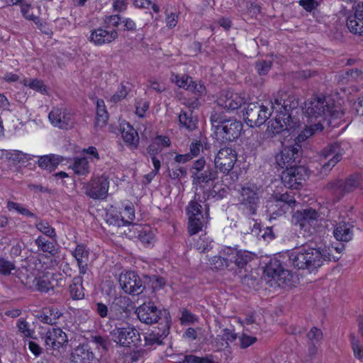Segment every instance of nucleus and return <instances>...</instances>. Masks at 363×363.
<instances>
[{"label":"nucleus","instance_id":"aec40b11","mask_svg":"<svg viewBox=\"0 0 363 363\" xmlns=\"http://www.w3.org/2000/svg\"><path fill=\"white\" fill-rule=\"evenodd\" d=\"M50 123L55 127L67 129L72 125V116L65 109L54 108L48 115Z\"/></svg>","mask_w":363,"mask_h":363},{"label":"nucleus","instance_id":"69168bd1","mask_svg":"<svg viewBox=\"0 0 363 363\" xmlns=\"http://www.w3.org/2000/svg\"><path fill=\"white\" fill-rule=\"evenodd\" d=\"M241 281L243 285L247 286L249 288H255L257 284L256 278H253L252 275L247 274L241 277Z\"/></svg>","mask_w":363,"mask_h":363},{"label":"nucleus","instance_id":"680f3d73","mask_svg":"<svg viewBox=\"0 0 363 363\" xmlns=\"http://www.w3.org/2000/svg\"><path fill=\"white\" fill-rule=\"evenodd\" d=\"M127 94L128 91L126 87L123 84H121L119 89L113 95L111 101L114 103H117L124 99Z\"/></svg>","mask_w":363,"mask_h":363},{"label":"nucleus","instance_id":"de8ad7c7","mask_svg":"<svg viewBox=\"0 0 363 363\" xmlns=\"http://www.w3.org/2000/svg\"><path fill=\"white\" fill-rule=\"evenodd\" d=\"M275 198L277 201H280L284 203L285 205H287L289 207H294L296 205V199L294 197V194L291 191H286L284 194H277Z\"/></svg>","mask_w":363,"mask_h":363},{"label":"nucleus","instance_id":"c03bdc74","mask_svg":"<svg viewBox=\"0 0 363 363\" xmlns=\"http://www.w3.org/2000/svg\"><path fill=\"white\" fill-rule=\"evenodd\" d=\"M6 208L9 211L14 210L23 216L35 218L38 220V218L33 213L18 203L9 201L6 204Z\"/></svg>","mask_w":363,"mask_h":363},{"label":"nucleus","instance_id":"b1692460","mask_svg":"<svg viewBox=\"0 0 363 363\" xmlns=\"http://www.w3.org/2000/svg\"><path fill=\"white\" fill-rule=\"evenodd\" d=\"M199 106L198 99H196L191 103L187 104L189 111H182L179 115V121L181 125L187 130L192 131L195 130L197 126V119L193 116L191 109L197 108Z\"/></svg>","mask_w":363,"mask_h":363},{"label":"nucleus","instance_id":"f257e3e1","mask_svg":"<svg viewBox=\"0 0 363 363\" xmlns=\"http://www.w3.org/2000/svg\"><path fill=\"white\" fill-rule=\"evenodd\" d=\"M338 259V257L332 256L326 247H316L314 243L311 242L296 247L291 252L280 255L279 258L272 259L266 267L265 273L281 285L289 280L290 271L285 267L290 266L298 269H307L312 272L322 266L324 262H336Z\"/></svg>","mask_w":363,"mask_h":363},{"label":"nucleus","instance_id":"a878e982","mask_svg":"<svg viewBox=\"0 0 363 363\" xmlns=\"http://www.w3.org/2000/svg\"><path fill=\"white\" fill-rule=\"evenodd\" d=\"M45 342L46 345L50 346L53 350H58L67 342V337L62 329L52 328L48 331Z\"/></svg>","mask_w":363,"mask_h":363},{"label":"nucleus","instance_id":"f3484780","mask_svg":"<svg viewBox=\"0 0 363 363\" xmlns=\"http://www.w3.org/2000/svg\"><path fill=\"white\" fill-rule=\"evenodd\" d=\"M307 175V169L303 166L287 167L281 173V181L284 186L291 189H298Z\"/></svg>","mask_w":363,"mask_h":363},{"label":"nucleus","instance_id":"4be33fe9","mask_svg":"<svg viewBox=\"0 0 363 363\" xmlns=\"http://www.w3.org/2000/svg\"><path fill=\"white\" fill-rule=\"evenodd\" d=\"M108 175L106 173L96 174L95 179H92V199H105L108 196Z\"/></svg>","mask_w":363,"mask_h":363},{"label":"nucleus","instance_id":"2f4dec72","mask_svg":"<svg viewBox=\"0 0 363 363\" xmlns=\"http://www.w3.org/2000/svg\"><path fill=\"white\" fill-rule=\"evenodd\" d=\"M192 177L194 183H208L218 179V171L216 168L208 166L206 169L201 172H193Z\"/></svg>","mask_w":363,"mask_h":363},{"label":"nucleus","instance_id":"5701e85b","mask_svg":"<svg viewBox=\"0 0 363 363\" xmlns=\"http://www.w3.org/2000/svg\"><path fill=\"white\" fill-rule=\"evenodd\" d=\"M173 80L180 88H184L197 96H201L206 92V87L200 82L194 81L191 77L183 75H174Z\"/></svg>","mask_w":363,"mask_h":363},{"label":"nucleus","instance_id":"1a4fd4ad","mask_svg":"<svg viewBox=\"0 0 363 363\" xmlns=\"http://www.w3.org/2000/svg\"><path fill=\"white\" fill-rule=\"evenodd\" d=\"M272 115L269 108L259 103H250L243 114L245 123L250 127H259Z\"/></svg>","mask_w":363,"mask_h":363},{"label":"nucleus","instance_id":"4d7b16f0","mask_svg":"<svg viewBox=\"0 0 363 363\" xmlns=\"http://www.w3.org/2000/svg\"><path fill=\"white\" fill-rule=\"evenodd\" d=\"M186 176V169L183 167L177 166L172 171L169 170V177L172 179H179L181 178L185 177Z\"/></svg>","mask_w":363,"mask_h":363},{"label":"nucleus","instance_id":"f03ea898","mask_svg":"<svg viewBox=\"0 0 363 363\" xmlns=\"http://www.w3.org/2000/svg\"><path fill=\"white\" fill-rule=\"evenodd\" d=\"M305 115L308 118V123H322L328 116L340 118L344 115V111L330 97L315 95L305 102Z\"/></svg>","mask_w":363,"mask_h":363},{"label":"nucleus","instance_id":"f8f14e48","mask_svg":"<svg viewBox=\"0 0 363 363\" xmlns=\"http://www.w3.org/2000/svg\"><path fill=\"white\" fill-rule=\"evenodd\" d=\"M236 151L229 147L220 148L214 159L215 168L223 174H228L237 160Z\"/></svg>","mask_w":363,"mask_h":363},{"label":"nucleus","instance_id":"c9c22d12","mask_svg":"<svg viewBox=\"0 0 363 363\" xmlns=\"http://www.w3.org/2000/svg\"><path fill=\"white\" fill-rule=\"evenodd\" d=\"M79 267L80 273L84 274L88 267L89 251L83 245H77L73 253Z\"/></svg>","mask_w":363,"mask_h":363},{"label":"nucleus","instance_id":"a19ab883","mask_svg":"<svg viewBox=\"0 0 363 363\" xmlns=\"http://www.w3.org/2000/svg\"><path fill=\"white\" fill-rule=\"evenodd\" d=\"M70 297L74 300L82 299L84 296V288L78 278H74L69 286Z\"/></svg>","mask_w":363,"mask_h":363},{"label":"nucleus","instance_id":"393cba45","mask_svg":"<svg viewBox=\"0 0 363 363\" xmlns=\"http://www.w3.org/2000/svg\"><path fill=\"white\" fill-rule=\"evenodd\" d=\"M354 225L352 221H340L337 223L334 228L333 235L335 238L341 242H349L354 235Z\"/></svg>","mask_w":363,"mask_h":363},{"label":"nucleus","instance_id":"6e6d98bb","mask_svg":"<svg viewBox=\"0 0 363 363\" xmlns=\"http://www.w3.org/2000/svg\"><path fill=\"white\" fill-rule=\"evenodd\" d=\"M180 320L182 324H192L197 321V318L189 311L183 309Z\"/></svg>","mask_w":363,"mask_h":363},{"label":"nucleus","instance_id":"49530a36","mask_svg":"<svg viewBox=\"0 0 363 363\" xmlns=\"http://www.w3.org/2000/svg\"><path fill=\"white\" fill-rule=\"evenodd\" d=\"M35 226L40 232L46 236L52 238L56 237L55 228H53L46 220H40L39 222L35 223Z\"/></svg>","mask_w":363,"mask_h":363},{"label":"nucleus","instance_id":"9b49d317","mask_svg":"<svg viewBox=\"0 0 363 363\" xmlns=\"http://www.w3.org/2000/svg\"><path fill=\"white\" fill-rule=\"evenodd\" d=\"M298 104L299 99L295 94L279 91L272 101V109L273 111L283 112L286 116H291V111L297 108Z\"/></svg>","mask_w":363,"mask_h":363},{"label":"nucleus","instance_id":"6e6552de","mask_svg":"<svg viewBox=\"0 0 363 363\" xmlns=\"http://www.w3.org/2000/svg\"><path fill=\"white\" fill-rule=\"evenodd\" d=\"M136 313L138 319L147 325L157 323L162 318H164V322L170 320L169 313L166 310L159 309L152 301L144 303L137 308Z\"/></svg>","mask_w":363,"mask_h":363},{"label":"nucleus","instance_id":"39448f33","mask_svg":"<svg viewBox=\"0 0 363 363\" xmlns=\"http://www.w3.org/2000/svg\"><path fill=\"white\" fill-rule=\"evenodd\" d=\"M261 192L255 186H243L240 191V208L247 216L257 214L260 203Z\"/></svg>","mask_w":363,"mask_h":363},{"label":"nucleus","instance_id":"7c9ffc66","mask_svg":"<svg viewBox=\"0 0 363 363\" xmlns=\"http://www.w3.org/2000/svg\"><path fill=\"white\" fill-rule=\"evenodd\" d=\"M64 160L65 158L60 155H44L39 157L38 164L40 167L52 172L60 162H62Z\"/></svg>","mask_w":363,"mask_h":363},{"label":"nucleus","instance_id":"9d476101","mask_svg":"<svg viewBox=\"0 0 363 363\" xmlns=\"http://www.w3.org/2000/svg\"><path fill=\"white\" fill-rule=\"evenodd\" d=\"M119 283L124 292L132 296L141 294L145 289L143 279L133 271L122 272Z\"/></svg>","mask_w":363,"mask_h":363},{"label":"nucleus","instance_id":"338daca9","mask_svg":"<svg viewBox=\"0 0 363 363\" xmlns=\"http://www.w3.org/2000/svg\"><path fill=\"white\" fill-rule=\"evenodd\" d=\"M149 108V103L147 101H140L137 103L135 113L143 117L147 110Z\"/></svg>","mask_w":363,"mask_h":363},{"label":"nucleus","instance_id":"f704fd0d","mask_svg":"<svg viewBox=\"0 0 363 363\" xmlns=\"http://www.w3.org/2000/svg\"><path fill=\"white\" fill-rule=\"evenodd\" d=\"M226 255L230 258L238 257L237 268L240 271L244 269L245 272L247 271V265L254 258V255L246 250H238V253L227 254Z\"/></svg>","mask_w":363,"mask_h":363},{"label":"nucleus","instance_id":"423d86ee","mask_svg":"<svg viewBox=\"0 0 363 363\" xmlns=\"http://www.w3.org/2000/svg\"><path fill=\"white\" fill-rule=\"evenodd\" d=\"M319 213L310 208L302 211H297L293 216L292 220L295 225L303 231V235L307 237L313 233L317 225Z\"/></svg>","mask_w":363,"mask_h":363},{"label":"nucleus","instance_id":"603ef678","mask_svg":"<svg viewBox=\"0 0 363 363\" xmlns=\"http://www.w3.org/2000/svg\"><path fill=\"white\" fill-rule=\"evenodd\" d=\"M53 315V310L49 309L48 311L43 312L39 315V319L41 322L49 324V325H54L57 322V317Z\"/></svg>","mask_w":363,"mask_h":363},{"label":"nucleus","instance_id":"8fccbe9b","mask_svg":"<svg viewBox=\"0 0 363 363\" xmlns=\"http://www.w3.org/2000/svg\"><path fill=\"white\" fill-rule=\"evenodd\" d=\"M16 327L18 328V331L22 333L23 337L33 338L34 330L30 329L29 324L25 319H18Z\"/></svg>","mask_w":363,"mask_h":363},{"label":"nucleus","instance_id":"cd10ccee","mask_svg":"<svg viewBox=\"0 0 363 363\" xmlns=\"http://www.w3.org/2000/svg\"><path fill=\"white\" fill-rule=\"evenodd\" d=\"M170 325L171 320H167L161 329L158 328V331H152L145 337V344L151 346L153 345H162L163 339L169 334Z\"/></svg>","mask_w":363,"mask_h":363},{"label":"nucleus","instance_id":"c756f323","mask_svg":"<svg viewBox=\"0 0 363 363\" xmlns=\"http://www.w3.org/2000/svg\"><path fill=\"white\" fill-rule=\"evenodd\" d=\"M118 37L117 31L114 29L111 30L97 29L92 32V41L96 45L109 43Z\"/></svg>","mask_w":363,"mask_h":363},{"label":"nucleus","instance_id":"ddd939ff","mask_svg":"<svg viewBox=\"0 0 363 363\" xmlns=\"http://www.w3.org/2000/svg\"><path fill=\"white\" fill-rule=\"evenodd\" d=\"M110 333L113 341L123 347L135 345L140 337L138 331L130 325L125 327H116Z\"/></svg>","mask_w":363,"mask_h":363},{"label":"nucleus","instance_id":"c85d7f7f","mask_svg":"<svg viewBox=\"0 0 363 363\" xmlns=\"http://www.w3.org/2000/svg\"><path fill=\"white\" fill-rule=\"evenodd\" d=\"M92 345L94 346L95 353L92 352V358L98 362L108 350L110 341L108 337L101 335L92 336Z\"/></svg>","mask_w":363,"mask_h":363},{"label":"nucleus","instance_id":"79ce46f5","mask_svg":"<svg viewBox=\"0 0 363 363\" xmlns=\"http://www.w3.org/2000/svg\"><path fill=\"white\" fill-rule=\"evenodd\" d=\"M3 155L6 160L13 162H24L30 159V157L19 150H4Z\"/></svg>","mask_w":363,"mask_h":363},{"label":"nucleus","instance_id":"6ab92c4d","mask_svg":"<svg viewBox=\"0 0 363 363\" xmlns=\"http://www.w3.org/2000/svg\"><path fill=\"white\" fill-rule=\"evenodd\" d=\"M216 103L220 108L234 111L241 107L245 103V98L230 90H223L216 99Z\"/></svg>","mask_w":363,"mask_h":363},{"label":"nucleus","instance_id":"774afa93","mask_svg":"<svg viewBox=\"0 0 363 363\" xmlns=\"http://www.w3.org/2000/svg\"><path fill=\"white\" fill-rule=\"evenodd\" d=\"M189 360L191 363H215L209 357H200L194 354H189Z\"/></svg>","mask_w":363,"mask_h":363},{"label":"nucleus","instance_id":"dca6fc26","mask_svg":"<svg viewBox=\"0 0 363 363\" xmlns=\"http://www.w3.org/2000/svg\"><path fill=\"white\" fill-rule=\"evenodd\" d=\"M344 154L345 150L341 147L340 143H333L325 147L321 151V156L325 159L330 158L323 164L321 172L325 173L330 172L342 160Z\"/></svg>","mask_w":363,"mask_h":363},{"label":"nucleus","instance_id":"e433bc0d","mask_svg":"<svg viewBox=\"0 0 363 363\" xmlns=\"http://www.w3.org/2000/svg\"><path fill=\"white\" fill-rule=\"evenodd\" d=\"M108 119V113L106 111L104 101L103 100H98L96 102L95 127H104L107 123Z\"/></svg>","mask_w":363,"mask_h":363},{"label":"nucleus","instance_id":"0eeeda50","mask_svg":"<svg viewBox=\"0 0 363 363\" xmlns=\"http://www.w3.org/2000/svg\"><path fill=\"white\" fill-rule=\"evenodd\" d=\"M186 213L189 216L188 232L192 235L202 230L203 226L208 220V213H203L202 206L195 201L189 202L186 207Z\"/></svg>","mask_w":363,"mask_h":363},{"label":"nucleus","instance_id":"bf43d9fd","mask_svg":"<svg viewBox=\"0 0 363 363\" xmlns=\"http://www.w3.org/2000/svg\"><path fill=\"white\" fill-rule=\"evenodd\" d=\"M257 341V338L255 337L247 335L245 333H243L240 337V347L242 348H247L254 344Z\"/></svg>","mask_w":363,"mask_h":363},{"label":"nucleus","instance_id":"20e7f679","mask_svg":"<svg viewBox=\"0 0 363 363\" xmlns=\"http://www.w3.org/2000/svg\"><path fill=\"white\" fill-rule=\"evenodd\" d=\"M361 181V175L353 174L345 179H335L329 182L326 184L325 189L333 196L334 201H339L346 194L352 193L357 189H362Z\"/></svg>","mask_w":363,"mask_h":363},{"label":"nucleus","instance_id":"bb28decb","mask_svg":"<svg viewBox=\"0 0 363 363\" xmlns=\"http://www.w3.org/2000/svg\"><path fill=\"white\" fill-rule=\"evenodd\" d=\"M347 26L351 32L363 35V4H359L354 14L347 18Z\"/></svg>","mask_w":363,"mask_h":363},{"label":"nucleus","instance_id":"ea45409f","mask_svg":"<svg viewBox=\"0 0 363 363\" xmlns=\"http://www.w3.org/2000/svg\"><path fill=\"white\" fill-rule=\"evenodd\" d=\"M75 174L79 175H86L89 172V161L86 157H76L72 166Z\"/></svg>","mask_w":363,"mask_h":363},{"label":"nucleus","instance_id":"864d4df0","mask_svg":"<svg viewBox=\"0 0 363 363\" xmlns=\"http://www.w3.org/2000/svg\"><path fill=\"white\" fill-rule=\"evenodd\" d=\"M272 67L270 60H258L255 64V68L259 75H266Z\"/></svg>","mask_w":363,"mask_h":363},{"label":"nucleus","instance_id":"09e8293b","mask_svg":"<svg viewBox=\"0 0 363 363\" xmlns=\"http://www.w3.org/2000/svg\"><path fill=\"white\" fill-rule=\"evenodd\" d=\"M350 340L352 349L353 350V353L355 357L358 359L363 358V347L360 344V342L358 338L355 337L354 335H350Z\"/></svg>","mask_w":363,"mask_h":363},{"label":"nucleus","instance_id":"37998d69","mask_svg":"<svg viewBox=\"0 0 363 363\" xmlns=\"http://www.w3.org/2000/svg\"><path fill=\"white\" fill-rule=\"evenodd\" d=\"M35 245L38 247L43 252L49 253L51 255H54L57 252V250L50 241L45 240L43 237L39 236L35 240Z\"/></svg>","mask_w":363,"mask_h":363},{"label":"nucleus","instance_id":"4468645a","mask_svg":"<svg viewBox=\"0 0 363 363\" xmlns=\"http://www.w3.org/2000/svg\"><path fill=\"white\" fill-rule=\"evenodd\" d=\"M272 114H275V118L269 121L268 130L273 135H277L284 130L289 131L294 128L297 124L296 118L291 115H285L283 112L271 111Z\"/></svg>","mask_w":363,"mask_h":363},{"label":"nucleus","instance_id":"5fc2aeb1","mask_svg":"<svg viewBox=\"0 0 363 363\" xmlns=\"http://www.w3.org/2000/svg\"><path fill=\"white\" fill-rule=\"evenodd\" d=\"M121 216H125V225H128V228H131V225L133 224L132 221L135 218V211L133 208L130 206L125 207L123 212H121Z\"/></svg>","mask_w":363,"mask_h":363},{"label":"nucleus","instance_id":"052dcab7","mask_svg":"<svg viewBox=\"0 0 363 363\" xmlns=\"http://www.w3.org/2000/svg\"><path fill=\"white\" fill-rule=\"evenodd\" d=\"M323 337V333L322 331L315 328L313 327L311 329V330L307 334V337L312 342H317L322 339Z\"/></svg>","mask_w":363,"mask_h":363},{"label":"nucleus","instance_id":"412c9836","mask_svg":"<svg viewBox=\"0 0 363 363\" xmlns=\"http://www.w3.org/2000/svg\"><path fill=\"white\" fill-rule=\"evenodd\" d=\"M123 233L130 238H138L143 243L149 245L155 240V234L148 227H143L140 225L133 224L131 228Z\"/></svg>","mask_w":363,"mask_h":363},{"label":"nucleus","instance_id":"7ed1b4c3","mask_svg":"<svg viewBox=\"0 0 363 363\" xmlns=\"http://www.w3.org/2000/svg\"><path fill=\"white\" fill-rule=\"evenodd\" d=\"M210 121L218 137L226 141H233L240 136L243 127L242 122L227 117L220 108L212 110Z\"/></svg>","mask_w":363,"mask_h":363},{"label":"nucleus","instance_id":"2eb2a0df","mask_svg":"<svg viewBox=\"0 0 363 363\" xmlns=\"http://www.w3.org/2000/svg\"><path fill=\"white\" fill-rule=\"evenodd\" d=\"M301 156L300 145L287 146L276 156V162L281 168L287 169V167H295L300 162Z\"/></svg>","mask_w":363,"mask_h":363},{"label":"nucleus","instance_id":"4c0bfd02","mask_svg":"<svg viewBox=\"0 0 363 363\" xmlns=\"http://www.w3.org/2000/svg\"><path fill=\"white\" fill-rule=\"evenodd\" d=\"M76 362L80 363H91L90 362V347L89 342L80 344L73 353Z\"/></svg>","mask_w":363,"mask_h":363},{"label":"nucleus","instance_id":"a211bd4d","mask_svg":"<svg viewBox=\"0 0 363 363\" xmlns=\"http://www.w3.org/2000/svg\"><path fill=\"white\" fill-rule=\"evenodd\" d=\"M238 253V250L230 247H224L218 256H213L210 263L215 269H228V270H235L237 268L238 257L230 258L227 257V254Z\"/></svg>","mask_w":363,"mask_h":363},{"label":"nucleus","instance_id":"0e129e2a","mask_svg":"<svg viewBox=\"0 0 363 363\" xmlns=\"http://www.w3.org/2000/svg\"><path fill=\"white\" fill-rule=\"evenodd\" d=\"M222 340H225L226 344L228 345V342H233L237 338V334L230 329L225 328L222 330Z\"/></svg>","mask_w":363,"mask_h":363},{"label":"nucleus","instance_id":"72a5a7b5","mask_svg":"<svg viewBox=\"0 0 363 363\" xmlns=\"http://www.w3.org/2000/svg\"><path fill=\"white\" fill-rule=\"evenodd\" d=\"M35 288L40 292L48 293L50 290L53 291L55 284L54 281L57 280L54 277L53 274H44L35 279Z\"/></svg>","mask_w":363,"mask_h":363},{"label":"nucleus","instance_id":"a18cd8bd","mask_svg":"<svg viewBox=\"0 0 363 363\" xmlns=\"http://www.w3.org/2000/svg\"><path fill=\"white\" fill-rule=\"evenodd\" d=\"M106 220L109 225L125 226V216H121V213L118 214L114 211H110L106 213Z\"/></svg>","mask_w":363,"mask_h":363},{"label":"nucleus","instance_id":"58836bf2","mask_svg":"<svg viewBox=\"0 0 363 363\" xmlns=\"http://www.w3.org/2000/svg\"><path fill=\"white\" fill-rule=\"evenodd\" d=\"M309 125H306L304 130L298 135L297 140L298 142L304 141L318 132H321L323 129V123L320 122L309 123Z\"/></svg>","mask_w":363,"mask_h":363},{"label":"nucleus","instance_id":"13d9d810","mask_svg":"<svg viewBox=\"0 0 363 363\" xmlns=\"http://www.w3.org/2000/svg\"><path fill=\"white\" fill-rule=\"evenodd\" d=\"M30 89L36 90L42 94L47 92V89L43 81L34 79H32L28 85Z\"/></svg>","mask_w":363,"mask_h":363},{"label":"nucleus","instance_id":"473e14b6","mask_svg":"<svg viewBox=\"0 0 363 363\" xmlns=\"http://www.w3.org/2000/svg\"><path fill=\"white\" fill-rule=\"evenodd\" d=\"M121 134L124 142L133 147H137L139 143L138 132L129 123H125L121 127Z\"/></svg>","mask_w":363,"mask_h":363},{"label":"nucleus","instance_id":"e2e57ef3","mask_svg":"<svg viewBox=\"0 0 363 363\" xmlns=\"http://www.w3.org/2000/svg\"><path fill=\"white\" fill-rule=\"evenodd\" d=\"M166 16H167L166 19H165L166 26L169 28H174L178 23V16L174 13H168L167 11H166Z\"/></svg>","mask_w":363,"mask_h":363},{"label":"nucleus","instance_id":"3c124183","mask_svg":"<svg viewBox=\"0 0 363 363\" xmlns=\"http://www.w3.org/2000/svg\"><path fill=\"white\" fill-rule=\"evenodd\" d=\"M16 269L15 264L6 258L0 256V274L9 276Z\"/></svg>","mask_w":363,"mask_h":363}]
</instances>
